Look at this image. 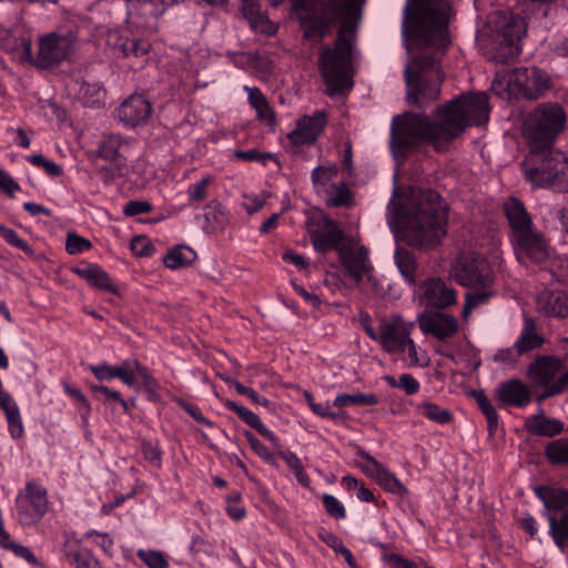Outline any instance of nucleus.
Segmentation results:
<instances>
[{"label":"nucleus","instance_id":"22","mask_svg":"<svg viewBox=\"0 0 568 568\" xmlns=\"http://www.w3.org/2000/svg\"><path fill=\"white\" fill-rule=\"evenodd\" d=\"M353 239L345 237L343 231L329 219H323L311 231V241L316 252L326 253L335 250L339 254Z\"/></svg>","mask_w":568,"mask_h":568},{"label":"nucleus","instance_id":"39","mask_svg":"<svg viewBox=\"0 0 568 568\" xmlns=\"http://www.w3.org/2000/svg\"><path fill=\"white\" fill-rule=\"evenodd\" d=\"M379 403L375 394H338L333 402V405L343 408L353 405H367L373 406Z\"/></svg>","mask_w":568,"mask_h":568},{"label":"nucleus","instance_id":"36","mask_svg":"<svg viewBox=\"0 0 568 568\" xmlns=\"http://www.w3.org/2000/svg\"><path fill=\"white\" fill-rule=\"evenodd\" d=\"M9 425V433L12 436V438L18 439L22 437L24 433L22 419L20 416V409L17 405V403L13 400V398H6L4 403L1 406Z\"/></svg>","mask_w":568,"mask_h":568},{"label":"nucleus","instance_id":"46","mask_svg":"<svg viewBox=\"0 0 568 568\" xmlns=\"http://www.w3.org/2000/svg\"><path fill=\"white\" fill-rule=\"evenodd\" d=\"M323 540L336 552L343 556L351 567H355L356 562L351 550L344 545L341 538L333 534H326Z\"/></svg>","mask_w":568,"mask_h":568},{"label":"nucleus","instance_id":"43","mask_svg":"<svg viewBox=\"0 0 568 568\" xmlns=\"http://www.w3.org/2000/svg\"><path fill=\"white\" fill-rule=\"evenodd\" d=\"M80 94L83 103L88 106H98L105 99V91L99 83H83Z\"/></svg>","mask_w":568,"mask_h":568},{"label":"nucleus","instance_id":"6","mask_svg":"<svg viewBox=\"0 0 568 568\" xmlns=\"http://www.w3.org/2000/svg\"><path fill=\"white\" fill-rule=\"evenodd\" d=\"M567 112L557 102H545L534 108L524 120V135L530 148L548 149L564 132Z\"/></svg>","mask_w":568,"mask_h":568},{"label":"nucleus","instance_id":"50","mask_svg":"<svg viewBox=\"0 0 568 568\" xmlns=\"http://www.w3.org/2000/svg\"><path fill=\"white\" fill-rule=\"evenodd\" d=\"M322 501L326 513L335 519H345L346 509L344 505L333 495L323 494Z\"/></svg>","mask_w":568,"mask_h":568},{"label":"nucleus","instance_id":"16","mask_svg":"<svg viewBox=\"0 0 568 568\" xmlns=\"http://www.w3.org/2000/svg\"><path fill=\"white\" fill-rule=\"evenodd\" d=\"M356 456L358 458L357 466L359 467V469L367 477L374 479L386 491L397 495L402 498L408 495L407 488L395 476V474L389 471L384 465H382L367 452H365L364 449H358L356 452Z\"/></svg>","mask_w":568,"mask_h":568},{"label":"nucleus","instance_id":"61","mask_svg":"<svg viewBox=\"0 0 568 568\" xmlns=\"http://www.w3.org/2000/svg\"><path fill=\"white\" fill-rule=\"evenodd\" d=\"M407 352V355H408V359H409V364L410 365H414V366H424L427 364L426 361H424L423 358L419 357V352H420V348L419 346H417L415 344V342L412 339V337L409 336L405 342H404V345H403V351L402 353H405Z\"/></svg>","mask_w":568,"mask_h":568},{"label":"nucleus","instance_id":"40","mask_svg":"<svg viewBox=\"0 0 568 568\" xmlns=\"http://www.w3.org/2000/svg\"><path fill=\"white\" fill-rule=\"evenodd\" d=\"M384 379L389 387L398 388L408 396L417 394L420 389L419 382L408 373L400 374L398 377L387 375Z\"/></svg>","mask_w":568,"mask_h":568},{"label":"nucleus","instance_id":"54","mask_svg":"<svg viewBox=\"0 0 568 568\" xmlns=\"http://www.w3.org/2000/svg\"><path fill=\"white\" fill-rule=\"evenodd\" d=\"M489 296L490 294L488 292H476L467 294L462 312L463 317L466 320L471 311L480 304L485 303Z\"/></svg>","mask_w":568,"mask_h":568},{"label":"nucleus","instance_id":"21","mask_svg":"<svg viewBox=\"0 0 568 568\" xmlns=\"http://www.w3.org/2000/svg\"><path fill=\"white\" fill-rule=\"evenodd\" d=\"M327 123L325 111L317 110L312 114L301 116L296 122V128L287 134V141L291 146H301L312 144L317 140Z\"/></svg>","mask_w":568,"mask_h":568},{"label":"nucleus","instance_id":"37","mask_svg":"<svg viewBox=\"0 0 568 568\" xmlns=\"http://www.w3.org/2000/svg\"><path fill=\"white\" fill-rule=\"evenodd\" d=\"M419 414L439 425H447L453 420L449 409L443 408L433 402H423L416 406Z\"/></svg>","mask_w":568,"mask_h":568},{"label":"nucleus","instance_id":"34","mask_svg":"<svg viewBox=\"0 0 568 568\" xmlns=\"http://www.w3.org/2000/svg\"><path fill=\"white\" fill-rule=\"evenodd\" d=\"M196 257L195 252L185 245L170 250L163 258L164 265L171 270H178L190 265Z\"/></svg>","mask_w":568,"mask_h":568},{"label":"nucleus","instance_id":"12","mask_svg":"<svg viewBox=\"0 0 568 568\" xmlns=\"http://www.w3.org/2000/svg\"><path fill=\"white\" fill-rule=\"evenodd\" d=\"M16 508L21 525H36L48 510L47 489L34 480L27 481L24 489L17 495Z\"/></svg>","mask_w":568,"mask_h":568},{"label":"nucleus","instance_id":"30","mask_svg":"<svg viewBox=\"0 0 568 568\" xmlns=\"http://www.w3.org/2000/svg\"><path fill=\"white\" fill-rule=\"evenodd\" d=\"M244 91L247 93L248 104L256 112V119L273 130L276 123V116L266 97L256 87L245 85Z\"/></svg>","mask_w":568,"mask_h":568},{"label":"nucleus","instance_id":"64","mask_svg":"<svg viewBox=\"0 0 568 568\" xmlns=\"http://www.w3.org/2000/svg\"><path fill=\"white\" fill-rule=\"evenodd\" d=\"M383 559L390 568H417L413 561L396 554H384Z\"/></svg>","mask_w":568,"mask_h":568},{"label":"nucleus","instance_id":"8","mask_svg":"<svg viewBox=\"0 0 568 568\" xmlns=\"http://www.w3.org/2000/svg\"><path fill=\"white\" fill-rule=\"evenodd\" d=\"M89 369L101 382L119 378L130 387L141 382L152 398L156 395L158 382L151 376L146 367L142 366L135 358H126L119 365H109L108 363L91 365Z\"/></svg>","mask_w":568,"mask_h":568},{"label":"nucleus","instance_id":"10","mask_svg":"<svg viewBox=\"0 0 568 568\" xmlns=\"http://www.w3.org/2000/svg\"><path fill=\"white\" fill-rule=\"evenodd\" d=\"M528 377L538 387L545 388L541 398L562 393L568 387V369L561 359L539 356L528 367Z\"/></svg>","mask_w":568,"mask_h":568},{"label":"nucleus","instance_id":"25","mask_svg":"<svg viewBox=\"0 0 568 568\" xmlns=\"http://www.w3.org/2000/svg\"><path fill=\"white\" fill-rule=\"evenodd\" d=\"M72 273L84 280L92 287L118 294V287L109 274L98 264L81 262L71 268Z\"/></svg>","mask_w":568,"mask_h":568},{"label":"nucleus","instance_id":"15","mask_svg":"<svg viewBox=\"0 0 568 568\" xmlns=\"http://www.w3.org/2000/svg\"><path fill=\"white\" fill-rule=\"evenodd\" d=\"M510 240L516 257L520 263L530 261L539 264L550 257L551 250L548 242L535 227L521 234L510 236Z\"/></svg>","mask_w":568,"mask_h":568},{"label":"nucleus","instance_id":"20","mask_svg":"<svg viewBox=\"0 0 568 568\" xmlns=\"http://www.w3.org/2000/svg\"><path fill=\"white\" fill-rule=\"evenodd\" d=\"M417 323L424 334L439 342L454 337L459 328L457 318L445 312H423L417 316Z\"/></svg>","mask_w":568,"mask_h":568},{"label":"nucleus","instance_id":"9","mask_svg":"<svg viewBox=\"0 0 568 568\" xmlns=\"http://www.w3.org/2000/svg\"><path fill=\"white\" fill-rule=\"evenodd\" d=\"M487 26L491 37L505 50L503 53L505 58L520 53V41L527 31V24L523 18L507 11H495L488 16Z\"/></svg>","mask_w":568,"mask_h":568},{"label":"nucleus","instance_id":"49","mask_svg":"<svg viewBox=\"0 0 568 568\" xmlns=\"http://www.w3.org/2000/svg\"><path fill=\"white\" fill-rule=\"evenodd\" d=\"M212 176L206 175L199 180L197 182L190 184L187 187V197L190 202H201L206 197L207 186L212 182Z\"/></svg>","mask_w":568,"mask_h":568},{"label":"nucleus","instance_id":"3","mask_svg":"<svg viewBox=\"0 0 568 568\" xmlns=\"http://www.w3.org/2000/svg\"><path fill=\"white\" fill-rule=\"evenodd\" d=\"M489 119L488 95L478 92L462 95L437 108L434 121L424 113H405L392 121L390 148L399 159L422 143L443 150L469 125L486 124Z\"/></svg>","mask_w":568,"mask_h":568},{"label":"nucleus","instance_id":"58","mask_svg":"<svg viewBox=\"0 0 568 568\" xmlns=\"http://www.w3.org/2000/svg\"><path fill=\"white\" fill-rule=\"evenodd\" d=\"M63 389L67 395L77 402L78 408L82 412L83 417H87L91 412V405L87 397L80 389L73 388L68 384L63 385Z\"/></svg>","mask_w":568,"mask_h":568},{"label":"nucleus","instance_id":"19","mask_svg":"<svg viewBox=\"0 0 568 568\" xmlns=\"http://www.w3.org/2000/svg\"><path fill=\"white\" fill-rule=\"evenodd\" d=\"M73 49L72 38L55 33L42 37L39 41V52L36 64L40 68H49L67 59Z\"/></svg>","mask_w":568,"mask_h":568},{"label":"nucleus","instance_id":"7","mask_svg":"<svg viewBox=\"0 0 568 568\" xmlns=\"http://www.w3.org/2000/svg\"><path fill=\"white\" fill-rule=\"evenodd\" d=\"M548 78L535 67L516 68L510 72L498 75L491 89L500 97H521L537 99L548 89Z\"/></svg>","mask_w":568,"mask_h":568},{"label":"nucleus","instance_id":"2","mask_svg":"<svg viewBox=\"0 0 568 568\" xmlns=\"http://www.w3.org/2000/svg\"><path fill=\"white\" fill-rule=\"evenodd\" d=\"M365 0H292V12L300 20L306 38L322 39L341 21L335 47H323L318 58L322 75L331 95L353 87L352 59L355 23Z\"/></svg>","mask_w":568,"mask_h":568},{"label":"nucleus","instance_id":"24","mask_svg":"<svg viewBox=\"0 0 568 568\" xmlns=\"http://www.w3.org/2000/svg\"><path fill=\"white\" fill-rule=\"evenodd\" d=\"M130 22L135 27H144L148 19L161 16L165 10L164 0H125Z\"/></svg>","mask_w":568,"mask_h":568},{"label":"nucleus","instance_id":"56","mask_svg":"<svg viewBox=\"0 0 568 568\" xmlns=\"http://www.w3.org/2000/svg\"><path fill=\"white\" fill-rule=\"evenodd\" d=\"M91 247V243L89 240L78 235V234H69L67 237L65 248L69 254L75 255L80 254L84 251H88Z\"/></svg>","mask_w":568,"mask_h":568},{"label":"nucleus","instance_id":"45","mask_svg":"<svg viewBox=\"0 0 568 568\" xmlns=\"http://www.w3.org/2000/svg\"><path fill=\"white\" fill-rule=\"evenodd\" d=\"M136 556L148 568H169L170 566L163 552L159 550L139 549Z\"/></svg>","mask_w":568,"mask_h":568},{"label":"nucleus","instance_id":"60","mask_svg":"<svg viewBox=\"0 0 568 568\" xmlns=\"http://www.w3.org/2000/svg\"><path fill=\"white\" fill-rule=\"evenodd\" d=\"M91 389L94 393L102 394L105 397V399H111V400L119 403L124 413H128L130 410L129 403L122 398L120 392L112 390L109 387L103 386V385H93V386H91Z\"/></svg>","mask_w":568,"mask_h":568},{"label":"nucleus","instance_id":"32","mask_svg":"<svg viewBox=\"0 0 568 568\" xmlns=\"http://www.w3.org/2000/svg\"><path fill=\"white\" fill-rule=\"evenodd\" d=\"M545 338L537 333L536 323L531 317H525L519 337L514 347L519 355L540 347Z\"/></svg>","mask_w":568,"mask_h":568},{"label":"nucleus","instance_id":"62","mask_svg":"<svg viewBox=\"0 0 568 568\" xmlns=\"http://www.w3.org/2000/svg\"><path fill=\"white\" fill-rule=\"evenodd\" d=\"M233 387L239 394L248 397L252 403L262 405L264 407L270 406V400L263 396H260L253 388L244 386L239 382H234Z\"/></svg>","mask_w":568,"mask_h":568},{"label":"nucleus","instance_id":"53","mask_svg":"<svg viewBox=\"0 0 568 568\" xmlns=\"http://www.w3.org/2000/svg\"><path fill=\"white\" fill-rule=\"evenodd\" d=\"M206 210H207V212L205 213L204 216H205V219L209 223V226L211 229L214 230L224 224V222H225L224 212H223V207L220 203L212 202L209 205H206Z\"/></svg>","mask_w":568,"mask_h":568},{"label":"nucleus","instance_id":"27","mask_svg":"<svg viewBox=\"0 0 568 568\" xmlns=\"http://www.w3.org/2000/svg\"><path fill=\"white\" fill-rule=\"evenodd\" d=\"M224 405L226 408L234 412L244 423L254 428L274 447L281 446L280 438L276 436V434L267 428L255 413L233 400H226Z\"/></svg>","mask_w":568,"mask_h":568},{"label":"nucleus","instance_id":"51","mask_svg":"<svg viewBox=\"0 0 568 568\" xmlns=\"http://www.w3.org/2000/svg\"><path fill=\"white\" fill-rule=\"evenodd\" d=\"M70 559L77 568H101L99 560L90 550H79L70 554Z\"/></svg>","mask_w":568,"mask_h":568},{"label":"nucleus","instance_id":"14","mask_svg":"<svg viewBox=\"0 0 568 568\" xmlns=\"http://www.w3.org/2000/svg\"><path fill=\"white\" fill-rule=\"evenodd\" d=\"M338 257L346 273L356 283L366 281L375 292L378 291V280L374 275V268L368 257V250L365 246L352 240L345 248H342Z\"/></svg>","mask_w":568,"mask_h":568},{"label":"nucleus","instance_id":"17","mask_svg":"<svg viewBox=\"0 0 568 568\" xmlns=\"http://www.w3.org/2000/svg\"><path fill=\"white\" fill-rule=\"evenodd\" d=\"M419 305L435 308H446L457 301L456 291L442 278L432 277L424 281L414 293Z\"/></svg>","mask_w":568,"mask_h":568},{"label":"nucleus","instance_id":"4","mask_svg":"<svg viewBox=\"0 0 568 568\" xmlns=\"http://www.w3.org/2000/svg\"><path fill=\"white\" fill-rule=\"evenodd\" d=\"M387 210L389 226L415 248H433L447 233V211L436 191L412 190L400 204L392 200Z\"/></svg>","mask_w":568,"mask_h":568},{"label":"nucleus","instance_id":"33","mask_svg":"<svg viewBox=\"0 0 568 568\" xmlns=\"http://www.w3.org/2000/svg\"><path fill=\"white\" fill-rule=\"evenodd\" d=\"M549 534L555 545L561 550L568 545V508L561 513L558 518L554 514H548Z\"/></svg>","mask_w":568,"mask_h":568},{"label":"nucleus","instance_id":"47","mask_svg":"<svg viewBox=\"0 0 568 568\" xmlns=\"http://www.w3.org/2000/svg\"><path fill=\"white\" fill-rule=\"evenodd\" d=\"M251 28L260 33L265 34H274L277 30V27L268 19V17L260 11L257 14L253 16L247 20Z\"/></svg>","mask_w":568,"mask_h":568},{"label":"nucleus","instance_id":"23","mask_svg":"<svg viewBox=\"0 0 568 568\" xmlns=\"http://www.w3.org/2000/svg\"><path fill=\"white\" fill-rule=\"evenodd\" d=\"M151 113V103L142 94L130 95L118 110L120 121L130 128L145 123Z\"/></svg>","mask_w":568,"mask_h":568},{"label":"nucleus","instance_id":"11","mask_svg":"<svg viewBox=\"0 0 568 568\" xmlns=\"http://www.w3.org/2000/svg\"><path fill=\"white\" fill-rule=\"evenodd\" d=\"M311 180L314 191L327 205L337 207L352 202V193L346 183L338 178L336 165H318L313 169Z\"/></svg>","mask_w":568,"mask_h":568},{"label":"nucleus","instance_id":"38","mask_svg":"<svg viewBox=\"0 0 568 568\" xmlns=\"http://www.w3.org/2000/svg\"><path fill=\"white\" fill-rule=\"evenodd\" d=\"M395 262L404 280L409 285H415L417 271L415 258L408 252L396 251Z\"/></svg>","mask_w":568,"mask_h":568},{"label":"nucleus","instance_id":"52","mask_svg":"<svg viewBox=\"0 0 568 568\" xmlns=\"http://www.w3.org/2000/svg\"><path fill=\"white\" fill-rule=\"evenodd\" d=\"M28 161L34 166L41 168L51 176H59L62 169L55 162L45 159L42 154H32L28 156Z\"/></svg>","mask_w":568,"mask_h":568},{"label":"nucleus","instance_id":"59","mask_svg":"<svg viewBox=\"0 0 568 568\" xmlns=\"http://www.w3.org/2000/svg\"><path fill=\"white\" fill-rule=\"evenodd\" d=\"M244 436H245L246 440L248 442L251 448L254 450V453L258 457H261L263 460H265L267 463L272 462L273 455L267 449V447L264 444H262V442L256 436H254L251 432H245Z\"/></svg>","mask_w":568,"mask_h":568},{"label":"nucleus","instance_id":"55","mask_svg":"<svg viewBox=\"0 0 568 568\" xmlns=\"http://www.w3.org/2000/svg\"><path fill=\"white\" fill-rule=\"evenodd\" d=\"M234 156L239 160L247 161V162H258L265 164L274 156L270 152H260L256 149H250L245 151H235Z\"/></svg>","mask_w":568,"mask_h":568},{"label":"nucleus","instance_id":"26","mask_svg":"<svg viewBox=\"0 0 568 568\" xmlns=\"http://www.w3.org/2000/svg\"><path fill=\"white\" fill-rule=\"evenodd\" d=\"M504 211L511 230L510 236L521 234L534 227L529 213L518 199H508L504 203Z\"/></svg>","mask_w":568,"mask_h":568},{"label":"nucleus","instance_id":"13","mask_svg":"<svg viewBox=\"0 0 568 568\" xmlns=\"http://www.w3.org/2000/svg\"><path fill=\"white\" fill-rule=\"evenodd\" d=\"M453 275L463 286L487 287L491 284V272L486 258L478 253H462L453 265Z\"/></svg>","mask_w":568,"mask_h":568},{"label":"nucleus","instance_id":"63","mask_svg":"<svg viewBox=\"0 0 568 568\" xmlns=\"http://www.w3.org/2000/svg\"><path fill=\"white\" fill-rule=\"evenodd\" d=\"M306 399L308 402L311 409L320 417L329 418V419L338 418V414H336L332 410L331 404L328 402L314 403L312 399V396L310 394H306Z\"/></svg>","mask_w":568,"mask_h":568},{"label":"nucleus","instance_id":"44","mask_svg":"<svg viewBox=\"0 0 568 568\" xmlns=\"http://www.w3.org/2000/svg\"><path fill=\"white\" fill-rule=\"evenodd\" d=\"M1 47L8 52H16L22 50L26 58H31L32 48L31 42L24 38H17L10 33L0 39Z\"/></svg>","mask_w":568,"mask_h":568},{"label":"nucleus","instance_id":"35","mask_svg":"<svg viewBox=\"0 0 568 568\" xmlns=\"http://www.w3.org/2000/svg\"><path fill=\"white\" fill-rule=\"evenodd\" d=\"M529 429L536 435L552 437L562 432L564 425L558 419L547 418L539 415L534 416L529 420Z\"/></svg>","mask_w":568,"mask_h":568},{"label":"nucleus","instance_id":"5","mask_svg":"<svg viewBox=\"0 0 568 568\" xmlns=\"http://www.w3.org/2000/svg\"><path fill=\"white\" fill-rule=\"evenodd\" d=\"M525 179L534 187L568 191V156L556 150L531 149L521 163Z\"/></svg>","mask_w":568,"mask_h":568},{"label":"nucleus","instance_id":"1","mask_svg":"<svg viewBox=\"0 0 568 568\" xmlns=\"http://www.w3.org/2000/svg\"><path fill=\"white\" fill-rule=\"evenodd\" d=\"M449 0H407L403 9L402 33L408 51L418 57L404 70L407 101L419 108L438 99L444 75L439 60L449 47Z\"/></svg>","mask_w":568,"mask_h":568},{"label":"nucleus","instance_id":"18","mask_svg":"<svg viewBox=\"0 0 568 568\" xmlns=\"http://www.w3.org/2000/svg\"><path fill=\"white\" fill-rule=\"evenodd\" d=\"M414 322H407L399 315H390L379 320L383 349L389 354H400L404 342L410 336Z\"/></svg>","mask_w":568,"mask_h":568},{"label":"nucleus","instance_id":"57","mask_svg":"<svg viewBox=\"0 0 568 568\" xmlns=\"http://www.w3.org/2000/svg\"><path fill=\"white\" fill-rule=\"evenodd\" d=\"M84 538L91 540L106 554L111 552L113 548V539L105 532L89 530L85 532Z\"/></svg>","mask_w":568,"mask_h":568},{"label":"nucleus","instance_id":"31","mask_svg":"<svg viewBox=\"0 0 568 568\" xmlns=\"http://www.w3.org/2000/svg\"><path fill=\"white\" fill-rule=\"evenodd\" d=\"M535 495L542 501L547 514L565 511L568 507V489L551 486H537Z\"/></svg>","mask_w":568,"mask_h":568},{"label":"nucleus","instance_id":"48","mask_svg":"<svg viewBox=\"0 0 568 568\" xmlns=\"http://www.w3.org/2000/svg\"><path fill=\"white\" fill-rule=\"evenodd\" d=\"M0 234L8 244L22 250L29 255L33 254L31 246L24 240H22L14 230L7 227L2 223H0Z\"/></svg>","mask_w":568,"mask_h":568},{"label":"nucleus","instance_id":"41","mask_svg":"<svg viewBox=\"0 0 568 568\" xmlns=\"http://www.w3.org/2000/svg\"><path fill=\"white\" fill-rule=\"evenodd\" d=\"M545 454L554 464L568 465V437L550 442L546 446Z\"/></svg>","mask_w":568,"mask_h":568},{"label":"nucleus","instance_id":"42","mask_svg":"<svg viewBox=\"0 0 568 568\" xmlns=\"http://www.w3.org/2000/svg\"><path fill=\"white\" fill-rule=\"evenodd\" d=\"M125 146L123 139L118 134H110L104 136L100 146L99 154L105 160H115L121 152V149Z\"/></svg>","mask_w":568,"mask_h":568},{"label":"nucleus","instance_id":"29","mask_svg":"<svg viewBox=\"0 0 568 568\" xmlns=\"http://www.w3.org/2000/svg\"><path fill=\"white\" fill-rule=\"evenodd\" d=\"M537 307L549 316H568V293L564 291H545L537 298Z\"/></svg>","mask_w":568,"mask_h":568},{"label":"nucleus","instance_id":"28","mask_svg":"<svg viewBox=\"0 0 568 568\" xmlns=\"http://www.w3.org/2000/svg\"><path fill=\"white\" fill-rule=\"evenodd\" d=\"M496 393L503 403L517 407L526 406L531 399L529 388L519 379L501 383L497 387Z\"/></svg>","mask_w":568,"mask_h":568}]
</instances>
